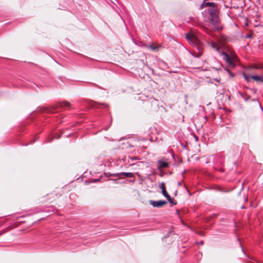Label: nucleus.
I'll return each mask as SVG.
<instances>
[{
	"mask_svg": "<svg viewBox=\"0 0 263 263\" xmlns=\"http://www.w3.org/2000/svg\"><path fill=\"white\" fill-rule=\"evenodd\" d=\"M186 39L189 44L194 46L196 49L198 51L197 53L194 52V55L195 57H199L202 53V46L199 39L196 35L192 33H188L186 34Z\"/></svg>",
	"mask_w": 263,
	"mask_h": 263,
	"instance_id": "1",
	"label": "nucleus"
},
{
	"mask_svg": "<svg viewBox=\"0 0 263 263\" xmlns=\"http://www.w3.org/2000/svg\"><path fill=\"white\" fill-rule=\"evenodd\" d=\"M221 54L226 63L231 68H234L236 66L235 61L237 60V57L235 54L231 53V55L222 51Z\"/></svg>",
	"mask_w": 263,
	"mask_h": 263,
	"instance_id": "2",
	"label": "nucleus"
},
{
	"mask_svg": "<svg viewBox=\"0 0 263 263\" xmlns=\"http://www.w3.org/2000/svg\"><path fill=\"white\" fill-rule=\"evenodd\" d=\"M149 203L153 207L159 208L161 207L167 203V202L165 200H158V201H153L150 200Z\"/></svg>",
	"mask_w": 263,
	"mask_h": 263,
	"instance_id": "3",
	"label": "nucleus"
},
{
	"mask_svg": "<svg viewBox=\"0 0 263 263\" xmlns=\"http://www.w3.org/2000/svg\"><path fill=\"white\" fill-rule=\"evenodd\" d=\"M160 188L162 190V193L163 195L166 198H169L170 199V196L168 195V194L167 193L166 189H165V185L164 182H161Z\"/></svg>",
	"mask_w": 263,
	"mask_h": 263,
	"instance_id": "4",
	"label": "nucleus"
},
{
	"mask_svg": "<svg viewBox=\"0 0 263 263\" xmlns=\"http://www.w3.org/2000/svg\"><path fill=\"white\" fill-rule=\"evenodd\" d=\"M250 78L254 80L256 82H263V74L260 76H250Z\"/></svg>",
	"mask_w": 263,
	"mask_h": 263,
	"instance_id": "5",
	"label": "nucleus"
},
{
	"mask_svg": "<svg viewBox=\"0 0 263 263\" xmlns=\"http://www.w3.org/2000/svg\"><path fill=\"white\" fill-rule=\"evenodd\" d=\"M209 45L214 49H215L216 51L219 52V48L217 44L213 42V41H210L208 42Z\"/></svg>",
	"mask_w": 263,
	"mask_h": 263,
	"instance_id": "6",
	"label": "nucleus"
},
{
	"mask_svg": "<svg viewBox=\"0 0 263 263\" xmlns=\"http://www.w3.org/2000/svg\"><path fill=\"white\" fill-rule=\"evenodd\" d=\"M139 159L136 157V156H133V157H128L127 161L128 163H130V165H133L135 164V162H134L135 160H138Z\"/></svg>",
	"mask_w": 263,
	"mask_h": 263,
	"instance_id": "7",
	"label": "nucleus"
},
{
	"mask_svg": "<svg viewBox=\"0 0 263 263\" xmlns=\"http://www.w3.org/2000/svg\"><path fill=\"white\" fill-rule=\"evenodd\" d=\"M159 164V167L161 168H165L167 167L168 166V164L167 162L162 161H159L158 162Z\"/></svg>",
	"mask_w": 263,
	"mask_h": 263,
	"instance_id": "8",
	"label": "nucleus"
},
{
	"mask_svg": "<svg viewBox=\"0 0 263 263\" xmlns=\"http://www.w3.org/2000/svg\"><path fill=\"white\" fill-rule=\"evenodd\" d=\"M160 47V45L154 46L153 44H151L148 46L151 50L153 51L158 50Z\"/></svg>",
	"mask_w": 263,
	"mask_h": 263,
	"instance_id": "9",
	"label": "nucleus"
},
{
	"mask_svg": "<svg viewBox=\"0 0 263 263\" xmlns=\"http://www.w3.org/2000/svg\"><path fill=\"white\" fill-rule=\"evenodd\" d=\"M60 106L61 107H70V104L69 102L67 101H64L63 102H61L60 104Z\"/></svg>",
	"mask_w": 263,
	"mask_h": 263,
	"instance_id": "10",
	"label": "nucleus"
},
{
	"mask_svg": "<svg viewBox=\"0 0 263 263\" xmlns=\"http://www.w3.org/2000/svg\"><path fill=\"white\" fill-rule=\"evenodd\" d=\"M122 175L125 176L127 178H132L134 177V174L132 173H125V172H122Z\"/></svg>",
	"mask_w": 263,
	"mask_h": 263,
	"instance_id": "11",
	"label": "nucleus"
},
{
	"mask_svg": "<svg viewBox=\"0 0 263 263\" xmlns=\"http://www.w3.org/2000/svg\"><path fill=\"white\" fill-rule=\"evenodd\" d=\"M122 175V172L119 173H114L110 174V176L117 177L119 179L123 178L121 176Z\"/></svg>",
	"mask_w": 263,
	"mask_h": 263,
	"instance_id": "12",
	"label": "nucleus"
},
{
	"mask_svg": "<svg viewBox=\"0 0 263 263\" xmlns=\"http://www.w3.org/2000/svg\"><path fill=\"white\" fill-rule=\"evenodd\" d=\"M166 199L168 200V202L170 203H171V204H172L173 205H176L177 204V202H175L174 201V200L173 199H172L171 197H170V199H169V198H166Z\"/></svg>",
	"mask_w": 263,
	"mask_h": 263,
	"instance_id": "13",
	"label": "nucleus"
},
{
	"mask_svg": "<svg viewBox=\"0 0 263 263\" xmlns=\"http://www.w3.org/2000/svg\"><path fill=\"white\" fill-rule=\"evenodd\" d=\"M254 68L255 69H263V66L260 65V64H256L254 66Z\"/></svg>",
	"mask_w": 263,
	"mask_h": 263,
	"instance_id": "14",
	"label": "nucleus"
},
{
	"mask_svg": "<svg viewBox=\"0 0 263 263\" xmlns=\"http://www.w3.org/2000/svg\"><path fill=\"white\" fill-rule=\"evenodd\" d=\"M211 20H212V21L213 22L214 24L218 22V21H217V19L216 17H215L213 15L212 16V18Z\"/></svg>",
	"mask_w": 263,
	"mask_h": 263,
	"instance_id": "15",
	"label": "nucleus"
},
{
	"mask_svg": "<svg viewBox=\"0 0 263 263\" xmlns=\"http://www.w3.org/2000/svg\"><path fill=\"white\" fill-rule=\"evenodd\" d=\"M243 77H244V78L247 81H249V78H250V76L248 77L245 73H243Z\"/></svg>",
	"mask_w": 263,
	"mask_h": 263,
	"instance_id": "16",
	"label": "nucleus"
},
{
	"mask_svg": "<svg viewBox=\"0 0 263 263\" xmlns=\"http://www.w3.org/2000/svg\"><path fill=\"white\" fill-rule=\"evenodd\" d=\"M225 70L229 73V74H230V76L231 77H233V74H232V73L231 72V71H230V70H229L228 69L226 68V69H225Z\"/></svg>",
	"mask_w": 263,
	"mask_h": 263,
	"instance_id": "17",
	"label": "nucleus"
},
{
	"mask_svg": "<svg viewBox=\"0 0 263 263\" xmlns=\"http://www.w3.org/2000/svg\"><path fill=\"white\" fill-rule=\"evenodd\" d=\"M215 81H217V82L219 83L220 82V79L219 78H215L214 79Z\"/></svg>",
	"mask_w": 263,
	"mask_h": 263,
	"instance_id": "18",
	"label": "nucleus"
},
{
	"mask_svg": "<svg viewBox=\"0 0 263 263\" xmlns=\"http://www.w3.org/2000/svg\"><path fill=\"white\" fill-rule=\"evenodd\" d=\"M216 69L217 70V71H220L221 70V68H216Z\"/></svg>",
	"mask_w": 263,
	"mask_h": 263,
	"instance_id": "19",
	"label": "nucleus"
},
{
	"mask_svg": "<svg viewBox=\"0 0 263 263\" xmlns=\"http://www.w3.org/2000/svg\"><path fill=\"white\" fill-rule=\"evenodd\" d=\"M211 4H212V3H206V5H208V6H210V5H211Z\"/></svg>",
	"mask_w": 263,
	"mask_h": 263,
	"instance_id": "20",
	"label": "nucleus"
},
{
	"mask_svg": "<svg viewBox=\"0 0 263 263\" xmlns=\"http://www.w3.org/2000/svg\"><path fill=\"white\" fill-rule=\"evenodd\" d=\"M219 171L222 172V171H223V170H222V169H221V168H220V169H219Z\"/></svg>",
	"mask_w": 263,
	"mask_h": 263,
	"instance_id": "21",
	"label": "nucleus"
},
{
	"mask_svg": "<svg viewBox=\"0 0 263 263\" xmlns=\"http://www.w3.org/2000/svg\"><path fill=\"white\" fill-rule=\"evenodd\" d=\"M247 37H248V38L251 37V35H248Z\"/></svg>",
	"mask_w": 263,
	"mask_h": 263,
	"instance_id": "22",
	"label": "nucleus"
},
{
	"mask_svg": "<svg viewBox=\"0 0 263 263\" xmlns=\"http://www.w3.org/2000/svg\"><path fill=\"white\" fill-rule=\"evenodd\" d=\"M2 234H3V232H0V236H1Z\"/></svg>",
	"mask_w": 263,
	"mask_h": 263,
	"instance_id": "23",
	"label": "nucleus"
},
{
	"mask_svg": "<svg viewBox=\"0 0 263 263\" xmlns=\"http://www.w3.org/2000/svg\"><path fill=\"white\" fill-rule=\"evenodd\" d=\"M107 129H108V128H105V130H107Z\"/></svg>",
	"mask_w": 263,
	"mask_h": 263,
	"instance_id": "24",
	"label": "nucleus"
}]
</instances>
